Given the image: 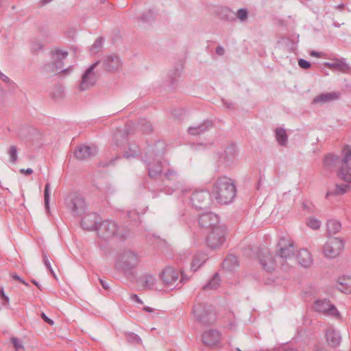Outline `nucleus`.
I'll return each mask as SVG.
<instances>
[{
  "mask_svg": "<svg viewBox=\"0 0 351 351\" xmlns=\"http://www.w3.org/2000/svg\"><path fill=\"white\" fill-rule=\"evenodd\" d=\"M234 182L226 176H220L214 182L212 194L216 201L221 204L230 203L236 196Z\"/></svg>",
  "mask_w": 351,
  "mask_h": 351,
  "instance_id": "nucleus-1",
  "label": "nucleus"
},
{
  "mask_svg": "<svg viewBox=\"0 0 351 351\" xmlns=\"http://www.w3.org/2000/svg\"><path fill=\"white\" fill-rule=\"evenodd\" d=\"M193 314L195 320L203 326H210L215 323L217 315L211 307L204 303L194 305Z\"/></svg>",
  "mask_w": 351,
  "mask_h": 351,
  "instance_id": "nucleus-2",
  "label": "nucleus"
},
{
  "mask_svg": "<svg viewBox=\"0 0 351 351\" xmlns=\"http://www.w3.org/2000/svg\"><path fill=\"white\" fill-rule=\"evenodd\" d=\"M97 234L100 238L109 239L113 237L124 239L125 233L121 227L112 220H106L99 223L97 228Z\"/></svg>",
  "mask_w": 351,
  "mask_h": 351,
  "instance_id": "nucleus-3",
  "label": "nucleus"
},
{
  "mask_svg": "<svg viewBox=\"0 0 351 351\" xmlns=\"http://www.w3.org/2000/svg\"><path fill=\"white\" fill-rule=\"evenodd\" d=\"M140 258L132 251L123 252L116 262L115 266L121 269L125 274H131L132 271L138 265Z\"/></svg>",
  "mask_w": 351,
  "mask_h": 351,
  "instance_id": "nucleus-4",
  "label": "nucleus"
},
{
  "mask_svg": "<svg viewBox=\"0 0 351 351\" xmlns=\"http://www.w3.org/2000/svg\"><path fill=\"white\" fill-rule=\"evenodd\" d=\"M342 155L337 176L341 180L351 184V146L346 145L342 149Z\"/></svg>",
  "mask_w": 351,
  "mask_h": 351,
  "instance_id": "nucleus-5",
  "label": "nucleus"
},
{
  "mask_svg": "<svg viewBox=\"0 0 351 351\" xmlns=\"http://www.w3.org/2000/svg\"><path fill=\"white\" fill-rule=\"evenodd\" d=\"M295 252L294 241L289 237L280 238L277 245L276 255L282 259V262L292 259Z\"/></svg>",
  "mask_w": 351,
  "mask_h": 351,
  "instance_id": "nucleus-6",
  "label": "nucleus"
},
{
  "mask_svg": "<svg viewBox=\"0 0 351 351\" xmlns=\"http://www.w3.org/2000/svg\"><path fill=\"white\" fill-rule=\"evenodd\" d=\"M226 228L223 225L212 228L206 237V244L210 249L221 247L226 241Z\"/></svg>",
  "mask_w": 351,
  "mask_h": 351,
  "instance_id": "nucleus-7",
  "label": "nucleus"
},
{
  "mask_svg": "<svg viewBox=\"0 0 351 351\" xmlns=\"http://www.w3.org/2000/svg\"><path fill=\"white\" fill-rule=\"evenodd\" d=\"M344 248V241L338 237H330L323 247L324 256L329 258L338 256Z\"/></svg>",
  "mask_w": 351,
  "mask_h": 351,
  "instance_id": "nucleus-8",
  "label": "nucleus"
},
{
  "mask_svg": "<svg viewBox=\"0 0 351 351\" xmlns=\"http://www.w3.org/2000/svg\"><path fill=\"white\" fill-rule=\"evenodd\" d=\"M51 56L53 58L54 62L51 64H46L43 69L45 72L47 73H55L59 70H61L62 73L66 72L69 69H62L63 67V60L68 56L67 51H63L60 49H56L54 51H51Z\"/></svg>",
  "mask_w": 351,
  "mask_h": 351,
  "instance_id": "nucleus-9",
  "label": "nucleus"
},
{
  "mask_svg": "<svg viewBox=\"0 0 351 351\" xmlns=\"http://www.w3.org/2000/svg\"><path fill=\"white\" fill-rule=\"evenodd\" d=\"M99 64V61L95 62L84 71L79 85V90L80 91L87 90L95 86L97 81V76L94 70Z\"/></svg>",
  "mask_w": 351,
  "mask_h": 351,
  "instance_id": "nucleus-10",
  "label": "nucleus"
},
{
  "mask_svg": "<svg viewBox=\"0 0 351 351\" xmlns=\"http://www.w3.org/2000/svg\"><path fill=\"white\" fill-rule=\"evenodd\" d=\"M191 204L196 209H205L211 204L210 195L206 190L194 191L191 196Z\"/></svg>",
  "mask_w": 351,
  "mask_h": 351,
  "instance_id": "nucleus-11",
  "label": "nucleus"
},
{
  "mask_svg": "<svg viewBox=\"0 0 351 351\" xmlns=\"http://www.w3.org/2000/svg\"><path fill=\"white\" fill-rule=\"evenodd\" d=\"M315 309L327 316L333 317L337 319H341V315L335 305L328 300H317L315 302Z\"/></svg>",
  "mask_w": 351,
  "mask_h": 351,
  "instance_id": "nucleus-12",
  "label": "nucleus"
},
{
  "mask_svg": "<svg viewBox=\"0 0 351 351\" xmlns=\"http://www.w3.org/2000/svg\"><path fill=\"white\" fill-rule=\"evenodd\" d=\"M69 207L74 215H83L86 208L84 198L79 194H74L71 198Z\"/></svg>",
  "mask_w": 351,
  "mask_h": 351,
  "instance_id": "nucleus-13",
  "label": "nucleus"
},
{
  "mask_svg": "<svg viewBox=\"0 0 351 351\" xmlns=\"http://www.w3.org/2000/svg\"><path fill=\"white\" fill-rule=\"evenodd\" d=\"M202 339L204 344L207 346H217L220 344L221 333L217 330H208L202 334Z\"/></svg>",
  "mask_w": 351,
  "mask_h": 351,
  "instance_id": "nucleus-14",
  "label": "nucleus"
},
{
  "mask_svg": "<svg viewBox=\"0 0 351 351\" xmlns=\"http://www.w3.org/2000/svg\"><path fill=\"white\" fill-rule=\"evenodd\" d=\"M199 225L204 228L212 229L215 226H221L219 223V218L217 215L213 213H205L199 215L198 219Z\"/></svg>",
  "mask_w": 351,
  "mask_h": 351,
  "instance_id": "nucleus-15",
  "label": "nucleus"
},
{
  "mask_svg": "<svg viewBox=\"0 0 351 351\" xmlns=\"http://www.w3.org/2000/svg\"><path fill=\"white\" fill-rule=\"evenodd\" d=\"M100 223L99 216L92 213L86 215L82 219L81 226L86 230H97Z\"/></svg>",
  "mask_w": 351,
  "mask_h": 351,
  "instance_id": "nucleus-16",
  "label": "nucleus"
},
{
  "mask_svg": "<svg viewBox=\"0 0 351 351\" xmlns=\"http://www.w3.org/2000/svg\"><path fill=\"white\" fill-rule=\"evenodd\" d=\"M97 148L95 145H81L74 152L75 158L80 160H84L97 154Z\"/></svg>",
  "mask_w": 351,
  "mask_h": 351,
  "instance_id": "nucleus-17",
  "label": "nucleus"
},
{
  "mask_svg": "<svg viewBox=\"0 0 351 351\" xmlns=\"http://www.w3.org/2000/svg\"><path fill=\"white\" fill-rule=\"evenodd\" d=\"M160 278L165 285L170 287L178 280L179 271L172 267H166L161 272Z\"/></svg>",
  "mask_w": 351,
  "mask_h": 351,
  "instance_id": "nucleus-18",
  "label": "nucleus"
},
{
  "mask_svg": "<svg viewBox=\"0 0 351 351\" xmlns=\"http://www.w3.org/2000/svg\"><path fill=\"white\" fill-rule=\"evenodd\" d=\"M148 175L152 178H158L162 175L163 171L162 164L159 160L146 159Z\"/></svg>",
  "mask_w": 351,
  "mask_h": 351,
  "instance_id": "nucleus-19",
  "label": "nucleus"
},
{
  "mask_svg": "<svg viewBox=\"0 0 351 351\" xmlns=\"http://www.w3.org/2000/svg\"><path fill=\"white\" fill-rule=\"evenodd\" d=\"M103 64L106 71L113 72L121 68L122 62L117 55L112 54L105 58Z\"/></svg>",
  "mask_w": 351,
  "mask_h": 351,
  "instance_id": "nucleus-20",
  "label": "nucleus"
},
{
  "mask_svg": "<svg viewBox=\"0 0 351 351\" xmlns=\"http://www.w3.org/2000/svg\"><path fill=\"white\" fill-rule=\"evenodd\" d=\"M341 159L342 158H341L334 154H328L324 159V169L329 171H332L336 167H337L338 169L339 167L341 165Z\"/></svg>",
  "mask_w": 351,
  "mask_h": 351,
  "instance_id": "nucleus-21",
  "label": "nucleus"
},
{
  "mask_svg": "<svg viewBox=\"0 0 351 351\" xmlns=\"http://www.w3.org/2000/svg\"><path fill=\"white\" fill-rule=\"evenodd\" d=\"M298 263L304 267H309L313 264V257L311 253L305 249L299 250L297 254Z\"/></svg>",
  "mask_w": 351,
  "mask_h": 351,
  "instance_id": "nucleus-22",
  "label": "nucleus"
},
{
  "mask_svg": "<svg viewBox=\"0 0 351 351\" xmlns=\"http://www.w3.org/2000/svg\"><path fill=\"white\" fill-rule=\"evenodd\" d=\"M349 190L350 186L347 184H336L326 192V197L342 195L348 192Z\"/></svg>",
  "mask_w": 351,
  "mask_h": 351,
  "instance_id": "nucleus-23",
  "label": "nucleus"
},
{
  "mask_svg": "<svg viewBox=\"0 0 351 351\" xmlns=\"http://www.w3.org/2000/svg\"><path fill=\"white\" fill-rule=\"evenodd\" d=\"M340 97V93L337 92L322 93L315 97L313 100V104H325L331 101L337 100Z\"/></svg>",
  "mask_w": 351,
  "mask_h": 351,
  "instance_id": "nucleus-24",
  "label": "nucleus"
},
{
  "mask_svg": "<svg viewBox=\"0 0 351 351\" xmlns=\"http://www.w3.org/2000/svg\"><path fill=\"white\" fill-rule=\"evenodd\" d=\"M337 288L345 293H351V277L343 276L337 280Z\"/></svg>",
  "mask_w": 351,
  "mask_h": 351,
  "instance_id": "nucleus-25",
  "label": "nucleus"
},
{
  "mask_svg": "<svg viewBox=\"0 0 351 351\" xmlns=\"http://www.w3.org/2000/svg\"><path fill=\"white\" fill-rule=\"evenodd\" d=\"M138 281L144 289H152L156 285V279L152 274H145L139 278Z\"/></svg>",
  "mask_w": 351,
  "mask_h": 351,
  "instance_id": "nucleus-26",
  "label": "nucleus"
},
{
  "mask_svg": "<svg viewBox=\"0 0 351 351\" xmlns=\"http://www.w3.org/2000/svg\"><path fill=\"white\" fill-rule=\"evenodd\" d=\"M207 259L206 254L204 252H198L195 254L192 259L191 268L193 271H197Z\"/></svg>",
  "mask_w": 351,
  "mask_h": 351,
  "instance_id": "nucleus-27",
  "label": "nucleus"
},
{
  "mask_svg": "<svg viewBox=\"0 0 351 351\" xmlns=\"http://www.w3.org/2000/svg\"><path fill=\"white\" fill-rule=\"evenodd\" d=\"M213 125L212 122L209 121H204L203 123L198 125L197 126L189 127L188 128V132L191 135H198L201 134Z\"/></svg>",
  "mask_w": 351,
  "mask_h": 351,
  "instance_id": "nucleus-28",
  "label": "nucleus"
},
{
  "mask_svg": "<svg viewBox=\"0 0 351 351\" xmlns=\"http://www.w3.org/2000/svg\"><path fill=\"white\" fill-rule=\"evenodd\" d=\"M326 337L328 343L332 347H336L339 344L340 336L336 330L332 328L327 329L326 332Z\"/></svg>",
  "mask_w": 351,
  "mask_h": 351,
  "instance_id": "nucleus-29",
  "label": "nucleus"
},
{
  "mask_svg": "<svg viewBox=\"0 0 351 351\" xmlns=\"http://www.w3.org/2000/svg\"><path fill=\"white\" fill-rule=\"evenodd\" d=\"M239 265L237 258L232 254L228 255L222 263V268L226 271H232Z\"/></svg>",
  "mask_w": 351,
  "mask_h": 351,
  "instance_id": "nucleus-30",
  "label": "nucleus"
},
{
  "mask_svg": "<svg viewBox=\"0 0 351 351\" xmlns=\"http://www.w3.org/2000/svg\"><path fill=\"white\" fill-rule=\"evenodd\" d=\"M341 223L337 219H329L326 223V231L328 234H335L340 232Z\"/></svg>",
  "mask_w": 351,
  "mask_h": 351,
  "instance_id": "nucleus-31",
  "label": "nucleus"
},
{
  "mask_svg": "<svg viewBox=\"0 0 351 351\" xmlns=\"http://www.w3.org/2000/svg\"><path fill=\"white\" fill-rule=\"evenodd\" d=\"M276 138L277 142L281 146H286L288 141V136L285 129L277 128L275 130Z\"/></svg>",
  "mask_w": 351,
  "mask_h": 351,
  "instance_id": "nucleus-32",
  "label": "nucleus"
},
{
  "mask_svg": "<svg viewBox=\"0 0 351 351\" xmlns=\"http://www.w3.org/2000/svg\"><path fill=\"white\" fill-rule=\"evenodd\" d=\"M261 263L264 269L269 271L274 269V263L270 254L265 255Z\"/></svg>",
  "mask_w": 351,
  "mask_h": 351,
  "instance_id": "nucleus-33",
  "label": "nucleus"
},
{
  "mask_svg": "<svg viewBox=\"0 0 351 351\" xmlns=\"http://www.w3.org/2000/svg\"><path fill=\"white\" fill-rule=\"evenodd\" d=\"M221 279L217 273H216L212 279L204 286V289H215L220 285Z\"/></svg>",
  "mask_w": 351,
  "mask_h": 351,
  "instance_id": "nucleus-34",
  "label": "nucleus"
},
{
  "mask_svg": "<svg viewBox=\"0 0 351 351\" xmlns=\"http://www.w3.org/2000/svg\"><path fill=\"white\" fill-rule=\"evenodd\" d=\"M127 135L121 131H117L114 134L113 139L117 146L121 145L126 141Z\"/></svg>",
  "mask_w": 351,
  "mask_h": 351,
  "instance_id": "nucleus-35",
  "label": "nucleus"
},
{
  "mask_svg": "<svg viewBox=\"0 0 351 351\" xmlns=\"http://www.w3.org/2000/svg\"><path fill=\"white\" fill-rule=\"evenodd\" d=\"M178 177V173L176 170L173 169H168L163 175L162 181H173Z\"/></svg>",
  "mask_w": 351,
  "mask_h": 351,
  "instance_id": "nucleus-36",
  "label": "nucleus"
},
{
  "mask_svg": "<svg viewBox=\"0 0 351 351\" xmlns=\"http://www.w3.org/2000/svg\"><path fill=\"white\" fill-rule=\"evenodd\" d=\"M328 66L330 68L337 69L340 71L344 73L347 72L350 69L349 66L347 64L343 62L342 61H339L334 64H328Z\"/></svg>",
  "mask_w": 351,
  "mask_h": 351,
  "instance_id": "nucleus-37",
  "label": "nucleus"
},
{
  "mask_svg": "<svg viewBox=\"0 0 351 351\" xmlns=\"http://www.w3.org/2000/svg\"><path fill=\"white\" fill-rule=\"evenodd\" d=\"M49 191H50V184L49 183H47L44 189V201H45V207L46 210H49Z\"/></svg>",
  "mask_w": 351,
  "mask_h": 351,
  "instance_id": "nucleus-38",
  "label": "nucleus"
},
{
  "mask_svg": "<svg viewBox=\"0 0 351 351\" xmlns=\"http://www.w3.org/2000/svg\"><path fill=\"white\" fill-rule=\"evenodd\" d=\"M222 19L226 21H232L235 14L229 8H225L222 10Z\"/></svg>",
  "mask_w": 351,
  "mask_h": 351,
  "instance_id": "nucleus-39",
  "label": "nucleus"
},
{
  "mask_svg": "<svg viewBox=\"0 0 351 351\" xmlns=\"http://www.w3.org/2000/svg\"><path fill=\"white\" fill-rule=\"evenodd\" d=\"M8 154L10 156V161L12 163H15L17 161V148L15 145H11L9 150Z\"/></svg>",
  "mask_w": 351,
  "mask_h": 351,
  "instance_id": "nucleus-40",
  "label": "nucleus"
},
{
  "mask_svg": "<svg viewBox=\"0 0 351 351\" xmlns=\"http://www.w3.org/2000/svg\"><path fill=\"white\" fill-rule=\"evenodd\" d=\"M307 226L313 230H318L321 226V221L315 218H310L307 221Z\"/></svg>",
  "mask_w": 351,
  "mask_h": 351,
  "instance_id": "nucleus-41",
  "label": "nucleus"
},
{
  "mask_svg": "<svg viewBox=\"0 0 351 351\" xmlns=\"http://www.w3.org/2000/svg\"><path fill=\"white\" fill-rule=\"evenodd\" d=\"M125 335H126V339H127L128 341H129L130 343H141L142 341L140 337L135 333L130 332V333L126 334Z\"/></svg>",
  "mask_w": 351,
  "mask_h": 351,
  "instance_id": "nucleus-42",
  "label": "nucleus"
},
{
  "mask_svg": "<svg viewBox=\"0 0 351 351\" xmlns=\"http://www.w3.org/2000/svg\"><path fill=\"white\" fill-rule=\"evenodd\" d=\"M103 44V38L99 37L96 39L95 43L93 44L91 47V51L93 53H97L99 49L101 47Z\"/></svg>",
  "mask_w": 351,
  "mask_h": 351,
  "instance_id": "nucleus-43",
  "label": "nucleus"
},
{
  "mask_svg": "<svg viewBox=\"0 0 351 351\" xmlns=\"http://www.w3.org/2000/svg\"><path fill=\"white\" fill-rule=\"evenodd\" d=\"M236 16L241 22H243L247 19V10L241 8L236 13Z\"/></svg>",
  "mask_w": 351,
  "mask_h": 351,
  "instance_id": "nucleus-44",
  "label": "nucleus"
},
{
  "mask_svg": "<svg viewBox=\"0 0 351 351\" xmlns=\"http://www.w3.org/2000/svg\"><path fill=\"white\" fill-rule=\"evenodd\" d=\"M10 341L16 350L15 351H19V349L24 348L22 341L17 337H11Z\"/></svg>",
  "mask_w": 351,
  "mask_h": 351,
  "instance_id": "nucleus-45",
  "label": "nucleus"
},
{
  "mask_svg": "<svg viewBox=\"0 0 351 351\" xmlns=\"http://www.w3.org/2000/svg\"><path fill=\"white\" fill-rule=\"evenodd\" d=\"M43 262H44V264L46 266V267L48 269V270L49 271V272L54 276L56 277V275H55V273L51 267V265L50 264V262H49V260L47 257V255L45 253V252H43Z\"/></svg>",
  "mask_w": 351,
  "mask_h": 351,
  "instance_id": "nucleus-46",
  "label": "nucleus"
},
{
  "mask_svg": "<svg viewBox=\"0 0 351 351\" xmlns=\"http://www.w3.org/2000/svg\"><path fill=\"white\" fill-rule=\"evenodd\" d=\"M129 150H130V153L127 154V155H126L127 157H130V156L135 157V156H138V154L140 153V149H139L138 147L136 145H130L129 147Z\"/></svg>",
  "mask_w": 351,
  "mask_h": 351,
  "instance_id": "nucleus-47",
  "label": "nucleus"
},
{
  "mask_svg": "<svg viewBox=\"0 0 351 351\" xmlns=\"http://www.w3.org/2000/svg\"><path fill=\"white\" fill-rule=\"evenodd\" d=\"M298 65L302 68V69H308L311 66V64L308 61L304 60V59H300L298 60Z\"/></svg>",
  "mask_w": 351,
  "mask_h": 351,
  "instance_id": "nucleus-48",
  "label": "nucleus"
},
{
  "mask_svg": "<svg viewBox=\"0 0 351 351\" xmlns=\"http://www.w3.org/2000/svg\"><path fill=\"white\" fill-rule=\"evenodd\" d=\"M11 277L12 278L13 280L20 282L21 283L23 284L26 287H29V286L28 282L25 281L22 278H21L16 274H11Z\"/></svg>",
  "mask_w": 351,
  "mask_h": 351,
  "instance_id": "nucleus-49",
  "label": "nucleus"
},
{
  "mask_svg": "<svg viewBox=\"0 0 351 351\" xmlns=\"http://www.w3.org/2000/svg\"><path fill=\"white\" fill-rule=\"evenodd\" d=\"M0 297L4 300L3 304L7 305L9 304V298L5 294L3 287H0Z\"/></svg>",
  "mask_w": 351,
  "mask_h": 351,
  "instance_id": "nucleus-50",
  "label": "nucleus"
},
{
  "mask_svg": "<svg viewBox=\"0 0 351 351\" xmlns=\"http://www.w3.org/2000/svg\"><path fill=\"white\" fill-rule=\"evenodd\" d=\"M41 317H42V319H43L46 323H47V324H49L50 326L53 325L54 322H53L51 319L49 318V317L45 315V313H41Z\"/></svg>",
  "mask_w": 351,
  "mask_h": 351,
  "instance_id": "nucleus-51",
  "label": "nucleus"
},
{
  "mask_svg": "<svg viewBox=\"0 0 351 351\" xmlns=\"http://www.w3.org/2000/svg\"><path fill=\"white\" fill-rule=\"evenodd\" d=\"M20 172L23 174L31 175L33 173V170L31 168L27 169H20Z\"/></svg>",
  "mask_w": 351,
  "mask_h": 351,
  "instance_id": "nucleus-52",
  "label": "nucleus"
},
{
  "mask_svg": "<svg viewBox=\"0 0 351 351\" xmlns=\"http://www.w3.org/2000/svg\"><path fill=\"white\" fill-rule=\"evenodd\" d=\"M130 298L132 300H134V301H135V302H136L138 303H141V304L143 303L141 300L139 298V297L136 294H132L131 296H130Z\"/></svg>",
  "mask_w": 351,
  "mask_h": 351,
  "instance_id": "nucleus-53",
  "label": "nucleus"
},
{
  "mask_svg": "<svg viewBox=\"0 0 351 351\" xmlns=\"http://www.w3.org/2000/svg\"><path fill=\"white\" fill-rule=\"evenodd\" d=\"M224 52H225L224 49L221 46H218L216 48L217 54H218L219 56H222L224 54Z\"/></svg>",
  "mask_w": 351,
  "mask_h": 351,
  "instance_id": "nucleus-54",
  "label": "nucleus"
},
{
  "mask_svg": "<svg viewBox=\"0 0 351 351\" xmlns=\"http://www.w3.org/2000/svg\"><path fill=\"white\" fill-rule=\"evenodd\" d=\"M143 132H149L152 130V126L149 123H146L143 129Z\"/></svg>",
  "mask_w": 351,
  "mask_h": 351,
  "instance_id": "nucleus-55",
  "label": "nucleus"
},
{
  "mask_svg": "<svg viewBox=\"0 0 351 351\" xmlns=\"http://www.w3.org/2000/svg\"><path fill=\"white\" fill-rule=\"evenodd\" d=\"M99 282L101 284V285L102 286V287L104 289H108L109 288V286L107 284V282H106L104 280H101V279H99Z\"/></svg>",
  "mask_w": 351,
  "mask_h": 351,
  "instance_id": "nucleus-56",
  "label": "nucleus"
},
{
  "mask_svg": "<svg viewBox=\"0 0 351 351\" xmlns=\"http://www.w3.org/2000/svg\"><path fill=\"white\" fill-rule=\"evenodd\" d=\"M310 55L311 56H314L316 58H319L321 56V53L319 52L315 51H311L310 53Z\"/></svg>",
  "mask_w": 351,
  "mask_h": 351,
  "instance_id": "nucleus-57",
  "label": "nucleus"
},
{
  "mask_svg": "<svg viewBox=\"0 0 351 351\" xmlns=\"http://www.w3.org/2000/svg\"><path fill=\"white\" fill-rule=\"evenodd\" d=\"M31 282L35 285L40 290H42V287L41 285L35 280H32Z\"/></svg>",
  "mask_w": 351,
  "mask_h": 351,
  "instance_id": "nucleus-58",
  "label": "nucleus"
},
{
  "mask_svg": "<svg viewBox=\"0 0 351 351\" xmlns=\"http://www.w3.org/2000/svg\"><path fill=\"white\" fill-rule=\"evenodd\" d=\"M0 77L2 80H3L5 82H8L9 80L8 77H7L6 75H5L4 74L1 73H0Z\"/></svg>",
  "mask_w": 351,
  "mask_h": 351,
  "instance_id": "nucleus-59",
  "label": "nucleus"
},
{
  "mask_svg": "<svg viewBox=\"0 0 351 351\" xmlns=\"http://www.w3.org/2000/svg\"><path fill=\"white\" fill-rule=\"evenodd\" d=\"M144 310L146 311V312H148V313H152L154 311V309L151 307H148V306H146L144 308Z\"/></svg>",
  "mask_w": 351,
  "mask_h": 351,
  "instance_id": "nucleus-60",
  "label": "nucleus"
},
{
  "mask_svg": "<svg viewBox=\"0 0 351 351\" xmlns=\"http://www.w3.org/2000/svg\"><path fill=\"white\" fill-rule=\"evenodd\" d=\"M180 274H181L180 282H184L188 280V278H185L184 275L183 274L182 271H181Z\"/></svg>",
  "mask_w": 351,
  "mask_h": 351,
  "instance_id": "nucleus-61",
  "label": "nucleus"
},
{
  "mask_svg": "<svg viewBox=\"0 0 351 351\" xmlns=\"http://www.w3.org/2000/svg\"><path fill=\"white\" fill-rule=\"evenodd\" d=\"M315 351H326V350L321 347L316 346Z\"/></svg>",
  "mask_w": 351,
  "mask_h": 351,
  "instance_id": "nucleus-62",
  "label": "nucleus"
},
{
  "mask_svg": "<svg viewBox=\"0 0 351 351\" xmlns=\"http://www.w3.org/2000/svg\"><path fill=\"white\" fill-rule=\"evenodd\" d=\"M37 45H38V46H37V49H42V47H43L42 45H40V44H37Z\"/></svg>",
  "mask_w": 351,
  "mask_h": 351,
  "instance_id": "nucleus-63",
  "label": "nucleus"
},
{
  "mask_svg": "<svg viewBox=\"0 0 351 351\" xmlns=\"http://www.w3.org/2000/svg\"><path fill=\"white\" fill-rule=\"evenodd\" d=\"M285 351H296V350L293 348H289V349L285 350Z\"/></svg>",
  "mask_w": 351,
  "mask_h": 351,
  "instance_id": "nucleus-64",
  "label": "nucleus"
}]
</instances>
